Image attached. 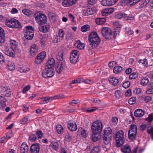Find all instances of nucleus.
Returning <instances> with one entry per match:
<instances>
[{
    "instance_id": "obj_17",
    "label": "nucleus",
    "mask_w": 153,
    "mask_h": 153,
    "mask_svg": "<svg viewBox=\"0 0 153 153\" xmlns=\"http://www.w3.org/2000/svg\"><path fill=\"white\" fill-rule=\"evenodd\" d=\"M15 49L10 47H7L5 50V54L10 57H13L15 56L14 51Z\"/></svg>"
},
{
    "instance_id": "obj_9",
    "label": "nucleus",
    "mask_w": 153,
    "mask_h": 153,
    "mask_svg": "<svg viewBox=\"0 0 153 153\" xmlns=\"http://www.w3.org/2000/svg\"><path fill=\"white\" fill-rule=\"evenodd\" d=\"M66 66V64L65 60L59 62L56 67V71L58 73L60 74Z\"/></svg>"
},
{
    "instance_id": "obj_10",
    "label": "nucleus",
    "mask_w": 153,
    "mask_h": 153,
    "mask_svg": "<svg viewBox=\"0 0 153 153\" xmlns=\"http://www.w3.org/2000/svg\"><path fill=\"white\" fill-rule=\"evenodd\" d=\"M46 53L43 51L39 53L35 59V62L37 64H40L45 58Z\"/></svg>"
},
{
    "instance_id": "obj_53",
    "label": "nucleus",
    "mask_w": 153,
    "mask_h": 153,
    "mask_svg": "<svg viewBox=\"0 0 153 153\" xmlns=\"http://www.w3.org/2000/svg\"><path fill=\"white\" fill-rule=\"evenodd\" d=\"M136 98L135 97H132L130 98L128 100V103L130 105H132L136 102Z\"/></svg>"
},
{
    "instance_id": "obj_43",
    "label": "nucleus",
    "mask_w": 153,
    "mask_h": 153,
    "mask_svg": "<svg viewBox=\"0 0 153 153\" xmlns=\"http://www.w3.org/2000/svg\"><path fill=\"white\" fill-rule=\"evenodd\" d=\"M147 133L151 134L152 138L153 140V127L149 126L148 127L147 129Z\"/></svg>"
},
{
    "instance_id": "obj_46",
    "label": "nucleus",
    "mask_w": 153,
    "mask_h": 153,
    "mask_svg": "<svg viewBox=\"0 0 153 153\" xmlns=\"http://www.w3.org/2000/svg\"><path fill=\"white\" fill-rule=\"evenodd\" d=\"M71 53V56H73L74 57H76L77 56L78 57H79V52L77 50H72Z\"/></svg>"
},
{
    "instance_id": "obj_28",
    "label": "nucleus",
    "mask_w": 153,
    "mask_h": 153,
    "mask_svg": "<svg viewBox=\"0 0 153 153\" xmlns=\"http://www.w3.org/2000/svg\"><path fill=\"white\" fill-rule=\"evenodd\" d=\"M75 46L79 49L82 50L85 47V44L81 42L80 40H78L75 43Z\"/></svg>"
},
{
    "instance_id": "obj_24",
    "label": "nucleus",
    "mask_w": 153,
    "mask_h": 153,
    "mask_svg": "<svg viewBox=\"0 0 153 153\" xmlns=\"http://www.w3.org/2000/svg\"><path fill=\"white\" fill-rule=\"evenodd\" d=\"M134 114L135 117H141L144 115V112L141 109H137L135 111Z\"/></svg>"
},
{
    "instance_id": "obj_56",
    "label": "nucleus",
    "mask_w": 153,
    "mask_h": 153,
    "mask_svg": "<svg viewBox=\"0 0 153 153\" xmlns=\"http://www.w3.org/2000/svg\"><path fill=\"white\" fill-rule=\"evenodd\" d=\"M28 118L27 117H25L22 118L20 121L21 123L22 124H25L28 121Z\"/></svg>"
},
{
    "instance_id": "obj_63",
    "label": "nucleus",
    "mask_w": 153,
    "mask_h": 153,
    "mask_svg": "<svg viewBox=\"0 0 153 153\" xmlns=\"http://www.w3.org/2000/svg\"><path fill=\"white\" fill-rule=\"evenodd\" d=\"M84 82L87 84H91L94 83V81L91 79H86L84 81Z\"/></svg>"
},
{
    "instance_id": "obj_15",
    "label": "nucleus",
    "mask_w": 153,
    "mask_h": 153,
    "mask_svg": "<svg viewBox=\"0 0 153 153\" xmlns=\"http://www.w3.org/2000/svg\"><path fill=\"white\" fill-rule=\"evenodd\" d=\"M0 93L1 94L4 96L9 97L10 95V89L7 87H3L1 88Z\"/></svg>"
},
{
    "instance_id": "obj_50",
    "label": "nucleus",
    "mask_w": 153,
    "mask_h": 153,
    "mask_svg": "<svg viewBox=\"0 0 153 153\" xmlns=\"http://www.w3.org/2000/svg\"><path fill=\"white\" fill-rule=\"evenodd\" d=\"M138 77V74L136 73H133L131 74L129 76V78L131 79H135Z\"/></svg>"
},
{
    "instance_id": "obj_44",
    "label": "nucleus",
    "mask_w": 153,
    "mask_h": 153,
    "mask_svg": "<svg viewBox=\"0 0 153 153\" xmlns=\"http://www.w3.org/2000/svg\"><path fill=\"white\" fill-rule=\"evenodd\" d=\"M149 82L147 78H143L141 81L140 84L142 85H146Z\"/></svg>"
},
{
    "instance_id": "obj_49",
    "label": "nucleus",
    "mask_w": 153,
    "mask_h": 153,
    "mask_svg": "<svg viewBox=\"0 0 153 153\" xmlns=\"http://www.w3.org/2000/svg\"><path fill=\"white\" fill-rule=\"evenodd\" d=\"M22 13L25 15L29 16L32 13V12L30 10L28 9H24L22 10Z\"/></svg>"
},
{
    "instance_id": "obj_47",
    "label": "nucleus",
    "mask_w": 153,
    "mask_h": 153,
    "mask_svg": "<svg viewBox=\"0 0 153 153\" xmlns=\"http://www.w3.org/2000/svg\"><path fill=\"white\" fill-rule=\"evenodd\" d=\"M90 29V26L88 25H85L82 27L81 28V30L82 32H85Z\"/></svg>"
},
{
    "instance_id": "obj_34",
    "label": "nucleus",
    "mask_w": 153,
    "mask_h": 153,
    "mask_svg": "<svg viewBox=\"0 0 153 153\" xmlns=\"http://www.w3.org/2000/svg\"><path fill=\"white\" fill-rule=\"evenodd\" d=\"M111 136H104L103 137V140L104 143L106 145L109 144L111 141Z\"/></svg>"
},
{
    "instance_id": "obj_51",
    "label": "nucleus",
    "mask_w": 153,
    "mask_h": 153,
    "mask_svg": "<svg viewBox=\"0 0 153 153\" xmlns=\"http://www.w3.org/2000/svg\"><path fill=\"white\" fill-rule=\"evenodd\" d=\"M139 63H142L143 65L144 66H146L148 65V62L147 60L146 59H144L143 60H140L139 61Z\"/></svg>"
},
{
    "instance_id": "obj_35",
    "label": "nucleus",
    "mask_w": 153,
    "mask_h": 153,
    "mask_svg": "<svg viewBox=\"0 0 153 153\" xmlns=\"http://www.w3.org/2000/svg\"><path fill=\"white\" fill-rule=\"evenodd\" d=\"M6 99L3 97L0 96V108L4 107L5 105Z\"/></svg>"
},
{
    "instance_id": "obj_60",
    "label": "nucleus",
    "mask_w": 153,
    "mask_h": 153,
    "mask_svg": "<svg viewBox=\"0 0 153 153\" xmlns=\"http://www.w3.org/2000/svg\"><path fill=\"white\" fill-rule=\"evenodd\" d=\"M62 38H61L58 36L56 37L53 41L54 43H56L60 42V41L62 39Z\"/></svg>"
},
{
    "instance_id": "obj_37",
    "label": "nucleus",
    "mask_w": 153,
    "mask_h": 153,
    "mask_svg": "<svg viewBox=\"0 0 153 153\" xmlns=\"http://www.w3.org/2000/svg\"><path fill=\"white\" fill-rule=\"evenodd\" d=\"M105 19L103 18L96 19L95 20L96 24L99 25L102 24L105 22Z\"/></svg>"
},
{
    "instance_id": "obj_19",
    "label": "nucleus",
    "mask_w": 153,
    "mask_h": 153,
    "mask_svg": "<svg viewBox=\"0 0 153 153\" xmlns=\"http://www.w3.org/2000/svg\"><path fill=\"white\" fill-rule=\"evenodd\" d=\"M20 150L21 153H27L29 148L27 144L25 143H23L21 145Z\"/></svg>"
},
{
    "instance_id": "obj_4",
    "label": "nucleus",
    "mask_w": 153,
    "mask_h": 153,
    "mask_svg": "<svg viewBox=\"0 0 153 153\" xmlns=\"http://www.w3.org/2000/svg\"><path fill=\"white\" fill-rule=\"evenodd\" d=\"M102 127V124L100 121L97 120L94 122L91 127L92 133H101Z\"/></svg>"
},
{
    "instance_id": "obj_38",
    "label": "nucleus",
    "mask_w": 153,
    "mask_h": 153,
    "mask_svg": "<svg viewBox=\"0 0 153 153\" xmlns=\"http://www.w3.org/2000/svg\"><path fill=\"white\" fill-rule=\"evenodd\" d=\"M113 25L116 30H117L119 32L121 27V25L117 22H114L113 23Z\"/></svg>"
},
{
    "instance_id": "obj_45",
    "label": "nucleus",
    "mask_w": 153,
    "mask_h": 153,
    "mask_svg": "<svg viewBox=\"0 0 153 153\" xmlns=\"http://www.w3.org/2000/svg\"><path fill=\"white\" fill-rule=\"evenodd\" d=\"M100 151V147L99 146H96L93 148L91 153H99Z\"/></svg>"
},
{
    "instance_id": "obj_27",
    "label": "nucleus",
    "mask_w": 153,
    "mask_h": 153,
    "mask_svg": "<svg viewBox=\"0 0 153 153\" xmlns=\"http://www.w3.org/2000/svg\"><path fill=\"white\" fill-rule=\"evenodd\" d=\"M55 60L53 58H51L48 60L46 63L45 67H49L50 68H53L55 64Z\"/></svg>"
},
{
    "instance_id": "obj_8",
    "label": "nucleus",
    "mask_w": 153,
    "mask_h": 153,
    "mask_svg": "<svg viewBox=\"0 0 153 153\" xmlns=\"http://www.w3.org/2000/svg\"><path fill=\"white\" fill-rule=\"evenodd\" d=\"M102 36L105 39H108L112 35V31L111 29L108 27H103L101 30Z\"/></svg>"
},
{
    "instance_id": "obj_21",
    "label": "nucleus",
    "mask_w": 153,
    "mask_h": 153,
    "mask_svg": "<svg viewBox=\"0 0 153 153\" xmlns=\"http://www.w3.org/2000/svg\"><path fill=\"white\" fill-rule=\"evenodd\" d=\"M113 0H102L101 1V4L105 6H109L114 5Z\"/></svg>"
},
{
    "instance_id": "obj_61",
    "label": "nucleus",
    "mask_w": 153,
    "mask_h": 153,
    "mask_svg": "<svg viewBox=\"0 0 153 153\" xmlns=\"http://www.w3.org/2000/svg\"><path fill=\"white\" fill-rule=\"evenodd\" d=\"M130 85V83L128 81L126 82L123 83V88H128Z\"/></svg>"
},
{
    "instance_id": "obj_26",
    "label": "nucleus",
    "mask_w": 153,
    "mask_h": 153,
    "mask_svg": "<svg viewBox=\"0 0 153 153\" xmlns=\"http://www.w3.org/2000/svg\"><path fill=\"white\" fill-rule=\"evenodd\" d=\"M108 80L112 85L114 86L117 85L119 82L118 79L114 77L109 78Z\"/></svg>"
},
{
    "instance_id": "obj_30",
    "label": "nucleus",
    "mask_w": 153,
    "mask_h": 153,
    "mask_svg": "<svg viewBox=\"0 0 153 153\" xmlns=\"http://www.w3.org/2000/svg\"><path fill=\"white\" fill-rule=\"evenodd\" d=\"M112 129L110 127L105 129L104 132V136H111Z\"/></svg>"
},
{
    "instance_id": "obj_18",
    "label": "nucleus",
    "mask_w": 153,
    "mask_h": 153,
    "mask_svg": "<svg viewBox=\"0 0 153 153\" xmlns=\"http://www.w3.org/2000/svg\"><path fill=\"white\" fill-rule=\"evenodd\" d=\"M58 97L57 96L52 97H47L42 98L44 99V100L43 102L41 103L40 104H43L47 103L49 102H51L54 99H58Z\"/></svg>"
},
{
    "instance_id": "obj_25",
    "label": "nucleus",
    "mask_w": 153,
    "mask_h": 153,
    "mask_svg": "<svg viewBox=\"0 0 153 153\" xmlns=\"http://www.w3.org/2000/svg\"><path fill=\"white\" fill-rule=\"evenodd\" d=\"M5 41V36L3 29L0 27V45Z\"/></svg>"
},
{
    "instance_id": "obj_64",
    "label": "nucleus",
    "mask_w": 153,
    "mask_h": 153,
    "mask_svg": "<svg viewBox=\"0 0 153 153\" xmlns=\"http://www.w3.org/2000/svg\"><path fill=\"white\" fill-rule=\"evenodd\" d=\"M146 93L147 94H151L153 93V88H148Z\"/></svg>"
},
{
    "instance_id": "obj_42",
    "label": "nucleus",
    "mask_w": 153,
    "mask_h": 153,
    "mask_svg": "<svg viewBox=\"0 0 153 153\" xmlns=\"http://www.w3.org/2000/svg\"><path fill=\"white\" fill-rule=\"evenodd\" d=\"M136 134H134L133 133H130L128 132V138L131 141L134 140L136 138Z\"/></svg>"
},
{
    "instance_id": "obj_57",
    "label": "nucleus",
    "mask_w": 153,
    "mask_h": 153,
    "mask_svg": "<svg viewBox=\"0 0 153 153\" xmlns=\"http://www.w3.org/2000/svg\"><path fill=\"white\" fill-rule=\"evenodd\" d=\"M80 131L81 134L82 136L84 137H85L87 134L86 131L85 129L82 128L80 129Z\"/></svg>"
},
{
    "instance_id": "obj_39",
    "label": "nucleus",
    "mask_w": 153,
    "mask_h": 153,
    "mask_svg": "<svg viewBox=\"0 0 153 153\" xmlns=\"http://www.w3.org/2000/svg\"><path fill=\"white\" fill-rule=\"evenodd\" d=\"M57 132L59 134H62L63 132V128L60 125H58L56 126Z\"/></svg>"
},
{
    "instance_id": "obj_23",
    "label": "nucleus",
    "mask_w": 153,
    "mask_h": 153,
    "mask_svg": "<svg viewBox=\"0 0 153 153\" xmlns=\"http://www.w3.org/2000/svg\"><path fill=\"white\" fill-rule=\"evenodd\" d=\"M121 151L124 153H130L131 149L130 146L126 144L122 147Z\"/></svg>"
},
{
    "instance_id": "obj_55",
    "label": "nucleus",
    "mask_w": 153,
    "mask_h": 153,
    "mask_svg": "<svg viewBox=\"0 0 153 153\" xmlns=\"http://www.w3.org/2000/svg\"><path fill=\"white\" fill-rule=\"evenodd\" d=\"M37 137L36 135L32 134L29 137V139L32 142H34L36 140Z\"/></svg>"
},
{
    "instance_id": "obj_52",
    "label": "nucleus",
    "mask_w": 153,
    "mask_h": 153,
    "mask_svg": "<svg viewBox=\"0 0 153 153\" xmlns=\"http://www.w3.org/2000/svg\"><path fill=\"white\" fill-rule=\"evenodd\" d=\"M80 101L79 100H72L69 103L70 105H73V104H77L79 103Z\"/></svg>"
},
{
    "instance_id": "obj_20",
    "label": "nucleus",
    "mask_w": 153,
    "mask_h": 153,
    "mask_svg": "<svg viewBox=\"0 0 153 153\" xmlns=\"http://www.w3.org/2000/svg\"><path fill=\"white\" fill-rule=\"evenodd\" d=\"M101 133H92L91 137L92 140L93 142H95L101 138Z\"/></svg>"
},
{
    "instance_id": "obj_29",
    "label": "nucleus",
    "mask_w": 153,
    "mask_h": 153,
    "mask_svg": "<svg viewBox=\"0 0 153 153\" xmlns=\"http://www.w3.org/2000/svg\"><path fill=\"white\" fill-rule=\"evenodd\" d=\"M128 132L137 134V126L136 125L134 124L131 125L128 130Z\"/></svg>"
},
{
    "instance_id": "obj_5",
    "label": "nucleus",
    "mask_w": 153,
    "mask_h": 153,
    "mask_svg": "<svg viewBox=\"0 0 153 153\" xmlns=\"http://www.w3.org/2000/svg\"><path fill=\"white\" fill-rule=\"evenodd\" d=\"M54 75L53 68L45 67L42 72V75L45 78H48L52 77Z\"/></svg>"
},
{
    "instance_id": "obj_62",
    "label": "nucleus",
    "mask_w": 153,
    "mask_h": 153,
    "mask_svg": "<svg viewBox=\"0 0 153 153\" xmlns=\"http://www.w3.org/2000/svg\"><path fill=\"white\" fill-rule=\"evenodd\" d=\"M5 58L2 54L0 52V63L4 62Z\"/></svg>"
},
{
    "instance_id": "obj_33",
    "label": "nucleus",
    "mask_w": 153,
    "mask_h": 153,
    "mask_svg": "<svg viewBox=\"0 0 153 153\" xmlns=\"http://www.w3.org/2000/svg\"><path fill=\"white\" fill-rule=\"evenodd\" d=\"M10 44L11 46L10 47L14 49H15L16 51L17 48V42L14 40H11L10 42Z\"/></svg>"
},
{
    "instance_id": "obj_16",
    "label": "nucleus",
    "mask_w": 153,
    "mask_h": 153,
    "mask_svg": "<svg viewBox=\"0 0 153 153\" xmlns=\"http://www.w3.org/2000/svg\"><path fill=\"white\" fill-rule=\"evenodd\" d=\"M77 0H63L62 4L65 7H70L76 3Z\"/></svg>"
},
{
    "instance_id": "obj_14",
    "label": "nucleus",
    "mask_w": 153,
    "mask_h": 153,
    "mask_svg": "<svg viewBox=\"0 0 153 153\" xmlns=\"http://www.w3.org/2000/svg\"><path fill=\"white\" fill-rule=\"evenodd\" d=\"M39 149L40 146L39 143L33 144L30 148V151L31 153H38Z\"/></svg>"
},
{
    "instance_id": "obj_32",
    "label": "nucleus",
    "mask_w": 153,
    "mask_h": 153,
    "mask_svg": "<svg viewBox=\"0 0 153 153\" xmlns=\"http://www.w3.org/2000/svg\"><path fill=\"white\" fill-rule=\"evenodd\" d=\"M63 51L62 50H61L59 51L56 56V58L58 60H60L61 61H64L63 60Z\"/></svg>"
},
{
    "instance_id": "obj_54",
    "label": "nucleus",
    "mask_w": 153,
    "mask_h": 153,
    "mask_svg": "<svg viewBox=\"0 0 153 153\" xmlns=\"http://www.w3.org/2000/svg\"><path fill=\"white\" fill-rule=\"evenodd\" d=\"M72 136L69 134L66 135L65 137V140L66 141L69 142L72 140Z\"/></svg>"
},
{
    "instance_id": "obj_36",
    "label": "nucleus",
    "mask_w": 153,
    "mask_h": 153,
    "mask_svg": "<svg viewBox=\"0 0 153 153\" xmlns=\"http://www.w3.org/2000/svg\"><path fill=\"white\" fill-rule=\"evenodd\" d=\"M122 68L120 66H115L113 69L114 72L117 74L120 73L122 70Z\"/></svg>"
},
{
    "instance_id": "obj_41",
    "label": "nucleus",
    "mask_w": 153,
    "mask_h": 153,
    "mask_svg": "<svg viewBox=\"0 0 153 153\" xmlns=\"http://www.w3.org/2000/svg\"><path fill=\"white\" fill-rule=\"evenodd\" d=\"M79 58L77 56L74 57L73 56H71L70 59L71 62L73 64L76 63L78 61Z\"/></svg>"
},
{
    "instance_id": "obj_31",
    "label": "nucleus",
    "mask_w": 153,
    "mask_h": 153,
    "mask_svg": "<svg viewBox=\"0 0 153 153\" xmlns=\"http://www.w3.org/2000/svg\"><path fill=\"white\" fill-rule=\"evenodd\" d=\"M7 67L10 71L14 70L15 66L14 64L11 61H8L7 64Z\"/></svg>"
},
{
    "instance_id": "obj_58",
    "label": "nucleus",
    "mask_w": 153,
    "mask_h": 153,
    "mask_svg": "<svg viewBox=\"0 0 153 153\" xmlns=\"http://www.w3.org/2000/svg\"><path fill=\"white\" fill-rule=\"evenodd\" d=\"M59 37H61V38H63L64 35V30L62 29H60L59 30Z\"/></svg>"
},
{
    "instance_id": "obj_12",
    "label": "nucleus",
    "mask_w": 153,
    "mask_h": 153,
    "mask_svg": "<svg viewBox=\"0 0 153 153\" xmlns=\"http://www.w3.org/2000/svg\"><path fill=\"white\" fill-rule=\"evenodd\" d=\"M96 11L95 8H88L83 10L82 14L83 16L90 15L94 14Z\"/></svg>"
},
{
    "instance_id": "obj_13",
    "label": "nucleus",
    "mask_w": 153,
    "mask_h": 153,
    "mask_svg": "<svg viewBox=\"0 0 153 153\" xmlns=\"http://www.w3.org/2000/svg\"><path fill=\"white\" fill-rule=\"evenodd\" d=\"M68 127L71 131H75L77 129V127L76 123L73 121H69L68 123Z\"/></svg>"
},
{
    "instance_id": "obj_2",
    "label": "nucleus",
    "mask_w": 153,
    "mask_h": 153,
    "mask_svg": "<svg viewBox=\"0 0 153 153\" xmlns=\"http://www.w3.org/2000/svg\"><path fill=\"white\" fill-rule=\"evenodd\" d=\"M124 132L122 130H120L116 134L115 139L117 147H120L124 143Z\"/></svg>"
},
{
    "instance_id": "obj_59",
    "label": "nucleus",
    "mask_w": 153,
    "mask_h": 153,
    "mask_svg": "<svg viewBox=\"0 0 153 153\" xmlns=\"http://www.w3.org/2000/svg\"><path fill=\"white\" fill-rule=\"evenodd\" d=\"M36 134L38 136V137L39 138H42L43 135V133L41 130H38L36 132Z\"/></svg>"
},
{
    "instance_id": "obj_48",
    "label": "nucleus",
    "mask_w": 153,
    "mask_h": 153,
    "mask_svg": "<svg viewBox=\"0 0 153 153\" xmlns=\"http://www.w3.org/2000/svg\"><path fill=\"white\" fill-rule=\"evenodd\" d=\"M51 146L54 150H56L58 149L59 144L57 142H53L51 143Z\"/></svg>"
},
{
    "instance_id": "obj_7",
    "label": "nucleus",
    "mask_w": 153,
    "mask_h": 153,
    "mask_svg": "<svg viewBox=\"0 0 153 153\" xmlns=\"http://www.w3.org/2000/svg\"><path fill=\"white\" fill-rule=\"evenodd\" d=\"M35 18L36 22L39 24L46 23L47 22V17L44 14L37 13L35 15Z\"/></svg>"
},
{
    "instance_id": "obj_11",
    "label": "nucleus",
    "mask_w": 153,
    "mask_h": 153,
    "mask_svg": "<svg viewBox=\"0 0 153 153\" xmlns=\"http://www.w3.org/2000/svg\"><path fill=\"white\" fill-rule=\"evenodd\" d=\"M39 30L43 33L48 32L49 28V25L46 23H42L39 24Z\"/></svg>"
},
{
    "instance_id": "obj_40",
    "label": "nucleus",
    "mask_w": 153,
    "mask_h": 153,
    "mask_svg": "<svg viewBox=\"0 0 153 153\" xmlns=\"http://www.w3.org/2000/svg\"><path fill=\"white\" fill-rule=\"evenodd\" d=\"M18 70L21 73L26 72L30 70L29 68L26 67H25L22 66L19 67Z\"/></svg>"
},
{
    "instance_id": "obj_1",
    "label": "nucleus",
    "mask_w": 153,
    "mask_h": 153,
    "mask_svg": "<svg viewBox=\"0 0 153 153\" xmlns=\"http://www.w3.org/2000/svg\"><path fill=\"white\" fill-rule=\"evenodd\" d=\"M88 41L91 48H95L99 45L101 40L97 32H92L89 36Z\"/></svg>"
},
{
    "instance_id": "obj_22",
    "label": "nucleus",
    "mask_w": 153,
    "mask_h": 153,
    "mask_svg": "<svg viewBox=\"0 0 153 153\" xmlns=\"http://www.w3.org/2000/svg\"><path fill=\"white\" fill-rule=\"evenodd\" d=\"M114 11V9L112 8H108L102 11V14L103 16L108 15L111 14Z\"/></svg>"
},
{
    "instance_id": "obj_3",
    "label": "nucleus",
    "mask_w": 153,
    "mask_h": 153,
    "mask_svg": "<svg viewBox=\"0 0 153 153\" xmlns=\"http://www.w3.org/2000/svg\"><path fill=\"white\" fill-rule=\"evenodd\" d=\"M5 23L6 25L9 27L18 28H21L22 27L20 22L14 18L7 19Z\"/></svg>"
},
{
    "instance_id": "obj_6",
    "label": "nucleus",
    "mask_w": 153,
    "mask_h": 153,
    "mask_svg": "<svg viewBox=\"0 0 153 153\" xmlns=\"http://www.w3.org/2000/svg\"><path fill=\"white\" fill-rule=\"evenodd\" d=\"M26 31L24 33L25 38L28 40L32 39L34 36V30L32 26L26 27Z\"/></svg>"
}]
</instances>
